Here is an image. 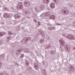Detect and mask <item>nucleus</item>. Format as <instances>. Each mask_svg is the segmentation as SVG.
I'll return each instance as SVG.
<instances>
[{"label": "nucleus", "mask_w": 75, "mask_h": 75, "mask_svg": "<svg viewBox=\"0 0 75 75\" xmlns=\"http://www.w3.org/2000/svg\"><path fill=\"white\" fill-rule=\"evenodd\" d=\"M54 1H55V2H56V3H58V2H59V0H54Z\"/></svg>", "instance_id": "f8f14e48"}, {"label": "nucleus", "mask_w": 75, "mask_h": 75, "mask_svg": "<svg viewBox=\"0 0 75 75\" xmlns=\"http://www.w3.org/2000/svg\"><path fill=\"white\" fill-rule=\"evenodd\" d=\"M10 15L7 13H5L4 15V18H7V17H9Z\"/></svg>", "instance_id": "39448f33"}, {"label": "nucleus", "mask_w": 75, "mask_h": 75, "mask_svg": "<svg viewBox=\"0 0 75 75\" xmlns=\"http://www.w3.org/2000/svg\"><path fill=\"white\" fill-rule=\"evenodd\" d=\"M45 15H46L47 16H49L50 15V12H48L45 14Z\"/></svg>", "instance_id": "6e6552de"}, {"label": "nucleus", "mask_w": 75, "mask_h": 75, "mask_svg": "<svg viewBox=\"0 0 75 75\" xmlns=\"http://www.w3.org/2000/svg\"><path fill=\"white\" fill-rule=\"evenodd\" d=\"M2 65V63L1 62H0V68L1 67V66Z\"/></svg>", "instance_id": "f3484780"}, {"label": "nucleus", "mask_w": 75, "mask_h": 75, "mask_svg": "<svg viewBox=\"0 0 75 75\" xmlns=\"http://www.w3.org/2000/svg\"><path fill=\"white\" fill-rule=\"evenodd\" d=\"M24 54H21V58H22L24 57Z\"/></svg>", "instance_id": "4468645a"}, {"label": "nucleus", "mask_w": 75, "mask_h": 75, "mask_svg": "<svg viewBox=\"0 0 75 75\" xmlns=\"http://www.w3.org/2000/svg\"><path fill=\"white\" fill-rule=\"evenodd\" d=\"M27 18H29V17H27Z\"/></svg>", "instance_id": "412c9836"}, {"label": "nucleus", "mask_w": 75, "mask_h": 75, "mask_svg": "<svg viewBox=\"0 0 75 75\" xmlns=\"http://www.w3.org/2000/svg\"><path fill=\"white\" fill-rule=\"evenodd\" d=\"M35 22H37V21H35Z\"/></svg>", "instance_id": "5701e85b"}, {"label": "nucleus", "mask_w": 75, "mask_h": 75, "mask_svg": "<svg viewBox=\"0 0 75 75\" xmlns=\"http://www.w3.org/2000/svg\"><path fill=\"white\" fill-rule=\"evenodd\" d=\"M8 34L9 35H11V34H12V33H11V31H9L8 32Z\"/></svg>", "instance_id": "dca6fc26"}, {"label": "nucleus", "mask_w": 75, "mask_h": 75, "mask_svg": "<svg viewBox=\"0 0 75 75\" xmlns=\"http://www.w3.org/2000/svg\"><path fill=\"white\" fill-rule=\"evenodd\" d=\"M0 75H2V74H0Z\"/></svg>", "instance_id": "4be33fe9"}, {"label": "nucleus", "mask_w": 75, "mask_h": 75, "mask_svg": "<svg viewBox=\"0 0 75 75\" xmlns=\"http://www.w3.org/2000/svg\"><path fill=\"white\" fill-rule=\"evenodd\" d=\"M16 17L18 18L19 19H20V18H21V16H16Z\"/></svg>", "instance_id": "ddd939ff"}, {"label": "nucleus", "mask_w": 75, "mask_h": 75, "mask_svg": "<svg viewBox=\"0 0 75 75\" xmlns=\"http://www.w3.org/2000/svg\"><path fill=\"white\" fill-rule=\"evenodd\" d=\"M37 23H38V25H40V22H37Z\"/></svg>", "instance_id": "6ab92c4d"}, {"label": "nucleus", "mask_w": 75, "mask_h": 75, "mask_svg": "<svg viewBox=\"0 0 75 75\" xmlns=\"http://www.w3.org/2000/svg\"><path fill=\"white\" fill-rule=\"evenodd\" d=\"M57 25H62V24H58Z\"/></svg>", "instance_id": "aec40b11"}, {"label": "nucleus", "mask_w": 75, "mask_h": 75, "mask_svg": "<svg viewBox=\"0 0 75 75\" xmlns=\"http://www.w3.org/2000/svg\"><path fill=\"white\" fill-rule=\"evenodd\" d=\"M67 38L70 40H74V36L71 35H69L67 36Z\"/></svg>", "instance_id": "f257e3e1"}, {"label": "nucleus", "mask_w": 75, "mask_h": 75, "mask_svg": "<svg viewBox=\"0 0 75 75\" xmlns=\"http://www.w3.org/2000/svg\"><path fill=\"white\" fill-rule=\"evenodd\" d=\"M59 41L61 44H62L63 45H64V42L63 40H59Z\"/></svg>", "instance_id": "423d86ee"}, {"label": "nucleus", "mask_w": 75, "mask_h": 75, "mask_svg": "<svg viewBox=\"0 0 75 75\" xmlns=\"http://www.w3.org/2000/svg\"><path fill=\"white\" fill-rule=\"evenodd\" d=\"M50 6L51 8H55V5L54 4V3H52L50 5Z\"/></svg>", "instance_id": "f03ea898"}, {"label": "nucleus", "mask_w": 75, "mask_h": 75, "mask_svg": "<svg viewBox=\"0 0 75 75\" xmlns=\"http://www.w3.org/2000/svg\"><path fill=\"white\" fill-rule=\"evenodd\" d=\"M67 51H70V49H68V47L67 46L66 47V48L65 49Z\"/></svg>", "instance_id": "9d476101"}, {"label": "nucleus", "mask_w": 75, "mask_h": 75, "mask_svg": "<svg viewBox=\"0 0 75 75\" xmlns=\"http://www.w3.org/2000/svg\"><path fill=\"white\" fill-rule=\"evenodd\" d=\"M67 12H66L65 11H64V13H66V14H68L69 13V11H68V10H67Z\"/></svg>", "instance_id": "9b49d317"}, {"label": "nucleus", "mask_w": 75, "mask_h": 75, "mask_svg": "<svg viewBox=\"0 0 75 75\" xmlns=\"http://www.w3.org/2000/svg\"><path fill=\"white\" fill-rule=\"evenodd\" d=\"M50 19H55V16L54 15H51L49 16Z\"/></svg>", "instance_id": "20e7f679"}, {"label": "nucleus", "mask_w": 75, "mask_h": 75, "mask_svg": "<svg viewBox=\"0 0 75 75\" xmlns=\"http://www.w3.org/2000/svg\"><path fill=\"white\" fill-rule=\"evenodd\" d=\"M18 52H20V50H18V52H16V54L17 55H18L20 54V53Z\"/></svg>", "instance_id": "2eb2a0df"}, {"label": "nucleus", "mask_w": 75, "mask_h": 75, "mask_svg": "<svg viewBox=\"0 0 75 75\" xmlns=\"http://www.w3.org/2000/svg\"><path fill=\"white\" fill-rule=\"evenodd\" d=\"M30 4L29 2H25L24 4V5L25 6H26V7H28L30 6Z\"/></svg>", "instance_id": "7ed1b4c3"}, {"label": "nucleus", "mask_w": 75, "mask_h": 75, "mask_svg": "<svg viewBox=\"0 0 75 75\" xmlns=\"http://www.w3.org/2000/svg\"><path fill=\"white\" fill-rule=\"evenodd\" d=\"M6 32H3V33H0V35H1L0 37H2L3 35H6Z\"/></svg>", "instance_id": "0eeeda50"}, {"label": "nucleus", "mask_w": 75, "mask_h": 75, "mask_svg": "<svg viewBox=\"0 0 75 75\" xmlns=\"http://www.w3.org/2000/svg\"><path fill=\"white\" fill-rule=\"evenodd\" d=\"M19 8H22V6H21V5L20 6V7H19Z\"/></svg>", "instance_id": "a211bd4d"}, {"label": "nucleus", "mask_w": 75, "mask_h": 75, "mask_svg": "<svg viewBox=\"0 0 75 75\" xmlns=\"http://www.w3.org/2000/svg\"><path fill=\"white\" fill-rule=\"evenodd\" d=\"M43 2L44 3H48V0H43Z\"/></svg>", "instance_id": "1a4fd4ad"}]
</instances>
